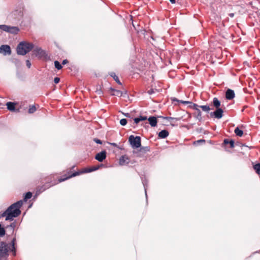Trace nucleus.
Listing matches in <instances>:
<instances>
[{
    "label": "nucleus",
    "mask_w": 260,
    "mask_h": 260,
    "mask_svg": "<svg viewBox=\"0 0 260 260\" xmlns=\"http://www.w3.org/2000/svg\"><path fill=\"white\" fill-rule=\"evenodd\" d=\"M23 205V201L20 200L12 204L3 213L2 217H6V220L12 221L14 218L18 217L21 214L20 208Z\"/></svg>",
    "instance_id": "obj_1"
},
{
    "label": "nucleus",
    "mask_w": 260,
    "mask_h": 260,
    "mask_svg": "<svg viewBox=\"0 0 260 260\" xmlns=\"http://www.w3.org/2000/svg\"><path fill=\"white\" fill-rule=\"evenodd\" d=\"M16 239L14 238L11 242V251L13 252V254L15 255V243ZM11 250L10 248L8 247V244L5 242H0V259L2 257H7L8 256L9 250Z\"/></svg>",
    "instance_id": "obj_2"
},
{
    "label": "nucleus",
    "mask_w": 260,
    "mask_h": 260,
    "mask_svg": "<svg viewBox=\"0 0 260 260\" xmlns=\"http://www.w3.org/2000/svg\"><path fill=\"white\" fill-rule=\"evenodd\" d=\"M34 45L32 43L22 41L17 47V53L18 55H24L32 50Z\"/></svg>",
    "instance_id": "obj_3"
},
{
    "label": "nucleus",
    "mask_w": 260,
    "mask_h": 260,
    "mask_svg": "<svg viewBox=\"0 0 260 260\" xmlns=\"http://www.w3.org/2000/svg\"><path fill=\"white\" fill-rule=\"evenodd\" d=\"M128 141L133 148H138L141 145V138L139 136L134 137L133 135L129 136Z\"/></svg>",
    "instance_id": "obj_4"
},
{
    "label": "nucleus",
    "mask_w": 260,
    "mask_h": 260,
    "mask_svg": "<svg viewBox=\"0 0 260 260\" xmlns=\"http://www.w3.org/2000/svg\"><path fill=\"white\" fill-rule=\"evenodd\" d=\"M0 29L2 30L13 34H17L19 29L16 26H10L6 25H0Z\"/></svg>",
    "instance_id": "obj_5"
},
{
    "label": "nucleus",
    "mask_w": 260,
    "mask_h": 260,
    "mask_svg": "<svg viewBox=\"0 0 260 260\" xmlns=\"http://www.w3.org/2000/svg\"><path fill=\"white\" fill-rule=\"evenodd\" d=\"M32 55L38 58H42L46 55V52L41 47L36 46L34 47L32 49Z\"/></svg>",
    "instance_id": "obj_6"
},
{
    "label": "nucleus",
    "mask_w": 260,
    "mask_h": 260,
    "mask_svg": "<svg viewBox=\"0 0 260 260\" xmlns=\"http://www.w3.org/2000/svg\"><path fill=\"white\" fill-rule=\"evenodd\" d=\"M172 101L173 102H179L180 103H182V104H189V107H190L191 108H192L193 109L196 110H197L198 108H199V105H198L197 104H194V103H193L191 102H189V101H182V100H178L177 99H176V98H172L171 99Z\"/></svg>",
    "instance_id": "obj_7"
},
{
    "label": "nucleus",
    "mask_w": 260,
    "mask_h": 260,
    "mask_svg": "<svg viewBox=\"0 0 260 260\" xmlns=\"http://www.w3.org/2000/svg\"><path fill=\"white\" fill-rule=\"evenodd\" d=\"M223 110L221 108H216L214 112L210 113V115L211 117H214L217 119H220L223 116Z\"/></svg>",
    "instance_id": "obj_8"
},
{
    "label": "nucleus",
    "mask_w": 260,
    "mask_h": 260,
    "mask_svg": "<svg viewBox=\"0 0 260 260\" xmlns=\"http://www.w3.org/2000/svg\"><path fill=\"white\" fill-rule=\"evenodd\" d=\"M0 53L4 55L10 54L11 53V48L8 45H3L0 47Z\"/></svg>",
    "instance_id": "obj_9"
},
{
    "label": "nucleus",
    "mask_w": 260,
    "mask_h": 260,
    "mask_svg": "<svg viewBox=\"0 0 260 260\" xmlns=\"http://www.w3.org/2000/svg\"><path fill=\"white\" fill-rule=\"evenodd\" d=\"M106 157V152L105 151L98 153L95 156V158L100 162H102Z\"/></svg>",
    "instance_id": "obj_10"
},
{
    "label": "nucleus",
    "mask_w": 260,
    "mask_h": 260,
    "mask_svg": "<svg viewBox=\"0 0 260 260\" xmlns=\"http://www.w3.org/2000/svg\"><path fill=\"white\" fill-rule=\"evenodd\" d=\"M235 92L234 90L228 89L225 92V98L227 100H231L234 98Z\"/></svg>",
    "instance_id": "obj_11"
},
{
    "label": "nucleus",
    "mask_w": 260,
    "mask_h": 260,
    "mask_svg": "<svg viewBox=\"0 0 260 260\" xmlns=\"http://www.w3.org/2000/svg\"><path fill=\"white\" fill-rule=\"evenodd\" d=\"M129 162V158L126 155H123L119 159V164L121 166L128 164Z\"/></svg>",
    "instance_id": "obj_12"
},
{
    "label": "nucleus",
    "mask_w": 260,
    "mask_h": 260,
    "mask_svg": "<svg viewBox=\"0 0 260 260\" xmlns=\"http://www.w3.org/2000/svg\"><path fill=\"white\" fill-rule=\"evenodd\" d=\"M148 120L149 121V123L152 127H154L156 126L157 120L156 117L154 116H150L148 118Z\"/></svg>",
    "instance_id": "obj_13"
},
{
    "label": "nucleus",
    "mask_w": 260,
    "mask_h": 260,
    "mask_svg": "<svg viewBox=\"0 0 260 260\" xmlns=\"http://www.w3.org/2000/svg\"><path fill=\"white\" fill-rule=\"evenodd\" d=\"M211 106H213L215 108H220L221 102L217 98H214L211 103Z\"/></svg>",
    "instance_id": "obj_14"
},
{
    "label": "nucleus",
    "mask_w": 260,
    "mask_h": 260,
    "mask_svg": "<svg viewBox=\"0 0 260 260\" xmlns=\"http://www.w3.org/2000/svg\"><path fill=\"white\" fill-rule=\"evenodd\" d=\"M169 132L167 130H162L158 134V136L159 138L165 139L169 136Z\"/></svg>",
    "instance_id": "obj_15"
},
{
    "label": "nucleus",
    "mask_w": 260,
    "mask_h": 260,
    "mask_svg": "<svg viewBox=\"0 0 260 260\" xmlns=\"http://www.w3.org/2000/svg\"><path fill=\"white\" fill-rule=\"evenodd\" d=\"M223 144L227 145L230 144V148H233L235 146V142L233 140H229L228 139H225L223 141Z\"/></svg>",
    "instance_id": "obj_16"
},
{
    "label": "nucleus",
    "mask_w": 260,
    "mask_h": 260,
    "mask_svg": "<svg viewBox=\"0 0 260 260\" xmlns=\"http://www.w3.org/2000/svg\"><path fill=\"white\" fill-rule=\"evenodd\" d=\"M79 174H80V173H79V172H75V173H74L72 174L71 175H70V176H68V177H66V178H61L59 179H58V181H59V182H61L64 181L66 180L67 179H69V178H71V177H75V176H77V175H79Z\"/></svg>",
    "instance_id": "obj_17"
},
{
    "label": "nucleus",
    "mask_w": 260,
    "mask_h": 260,
    "mask_svg": "<svg viewBox=\"0 0 260 260\" xmlns=\"http://www.w3.org/2000/svg\"><path fill=\"white\" fill-rule=\"evenodd\" d=\"M6 105L7 106L8 109L10 111H14L15 110V105L14 103L9 102L7 103Z\"/></svg>",
    "instance_id": "obj_18"
},
{
    "label": "nucleus",
    "mask_w": 260,
    "mask_h": 260,
    "mask_svg": "<svg viewBox=\"0 0 260 260\" xmlns=\"http://www.w3.org/2000/svg\"><path fill=\"white\" fill-rule=\"evenodd\" d=\"M110 76L113 77V78L114 79V80L119 85H121V83L120 82V81H119V78L117 76H116V75L115 74V73H111L110 74Z\"/></svg>",
    "instance_id": "obj_19"
},
{
    "label": "nucleus",
    "mask_w": 260,
    "mask_h": 260,
    "mask_svg": "<svg viewBox=\"0 0 260 260\" xmlns=\"http://www.w3.org/2000/svg\"><path fill=\"white\" fill-rule=\"evenodd\" d=\"M199 108H201L203 111L206 112H209L211 109H213V108H210L208 105L200 106Z\"/></svg>",
    "instance_id": "obj_20"
},
{
    "label": "nucleus",
    "mask_w": 260,
    "mask_h": 260,
    "mask_svg": "<svg viewBox=\"0 0 260 260\" xmlns=\"http://www.w3.org/2000/svg\"><path fill=\"white\" fill-rule=\"evenodd\" d=\"M234 132L235 134L239 137H242L243 134V131L240 129L238 127L235 129Z\"/></svg>",
    "instance_id": "obj_21"
},
{
    "label": "nucleus",
    "mask_w": 260,
    "mask_h": 260,
    "mask_svg": "<svg viewBox=\"0 0 260 260\" xmlns=\"http://www.w3.org/2000/svg\"><path fill=\"white\" fill-rule=\"evenodd\" d=\"M253 169L255 171L256 173L260 175V163H258L253 166Z\"/></svg>",
    "instance_id": "obj_22"
},
{
    "label": "nucleus",
    "mask_w": 260,
    "mask_h": 260,
    "mask_svg": "<svg viewBox=\"0 0 260 260\" xmlns=\"http://www.w3.org/2000/svg\"><path fill=\"white\" fill-rule=\"evenodd\" d=\"M111 90L113 91L114 92L112 94L113 95H117V96H121L122 94V92L121 91L119 90H115L113 88L111 89Z\"/></svg>",
    "instance_id": "obj_23"
},
{
    "label": "nucleus",
    "mask_w": 260,
    "mask_h": 260,
    "mask_svg": "<svg viewBox=\"0 0 260 260\" xmlns=\"http://www.w3.org/2000/svg\"><path fill=\"white\" fill-rule=\"evenodd\" d=\"M54 66L55 68H56L57 70H60L62 68L61 64L59 63V61L57 60L54 61Z\"/></svg>",
    "instance_id": "obj_24"
},
{
    "label": "nucleus",
    "mask_w": 260,
    "mask_h": 260,
    "mask_svg": "<svg viewBox=\"0 0 260 260\" xmlns=\"http://www.w3.org/2000/svg\"><path fill=\"white\" fill-rule=\"evenodd\" d=\"M6 234L5 230L4 228L2 226V225L0 224V237H3Z\"/></svg>",
    "instance_id": "obj_25"
},
{
    "label": "nucleus",
    "mask_w": 260,
    "mask_h": 260,
    "mask_svg": "<svg viewBox=\"0 0 260 260\" xmlns=\"http://www.w3.org/2000/svg\"><path fill=\"white\" fill-rule=\"evenodd\" d=\"M32 197V193L30 192H27L25 193L24 200L26 201L28 199H29Z\"/></svg>",
    "instance_id": "obj_26"
},
{
    "label": "nucleus",
    "mask_w": 260,
    "mask_h": 260,
    "mask_svg": "<svg viewBox=\"0 0 260 260\" xmlns=\"http://www.w3.org/2000/svg\"><path fill=\"white\" fill-rule=\"evenodd\" d=\"M36 111V108L35 106L32 105V106H30L29 107V109H28V112H29V113H34Z\"/></svg>",
    "instance_id": "obj_27"
},
{
    "label": "nucleus",
    "mask_w": 260,
    "mask_h": 260,
    "mask_svg": "<svg viewBox=\"0 0 260 260\" xmlns=\"http://www.w3.org/2000/svg\"><path fill=\"white\" fill-rule=\"evenodd\" d=\"M196 111H197V113H198V114L196 116V118L201 120L202 119V113H201V111H200V110L199 109V108H198L197 110H196Z\"/></svg>",
    "instance_id": "obj_28"
},
{
    "label": "nucleus",
    "mask_w": 260,
    "mask_h": 260,
    "mask_svg": "<svg viewBox=\"0 0 260 260\" xmlns=\"http://www.w3.org/2000/svg\"><path fill=\"white\" fill-rule=\"evenodd\" d=\"M127 120L125 118H123L120 120V123L121 125L124 126L127 123Z\"/></svg>",
    "instance_id": "obj_29"
},
{
    "label": "nucleus",
    "mask_w": 260,
    "mask_h": 260,
    "mask_svg": "<svg viewBox=\"0 0 260 260\" xmlns=\"http://www.w3.org/2000/svg\"><path fill=\"white\" fill-rule=\"evenodd\" d=\"M98 168H99L98 167H92L89 169H88L87 170H86L85 171V172H86V173L91 172H92V171L98 170Z\"/></svg>",
    "instance_id": "obj_30"
},
{
    "label": "nucleus",
    "mask_w": 260,
    "mask_h": 260,
    "mask_svg": "<svg viewBox=\"0 0 260 260\" xmlns=\"http://www.w3.org/2000/svg\"><path fill=\"white\" fill-rule=\"evenodd\" d=\"M15 226H16V223L15 222H13V223H11L10 224V225H8L7 228L10 227L12 229H14L15 228Z\"/></svg>",
    "instance_id": "obj_31"
},
{
    "label": "nucleus",
    "mask_w": 260,
    "mask_h": 260,
    "mask_svg": "<svg viewBox=\"0 0 260 260\" xmlns=\"http://www.w3.org/2000/svg\"><path fill=\"white\" fill-rule=\"evenodd\" d=\"M139 117L141 121H144L148 119L147 116H140Z\"/></svg>",
    "instance_id": "obj_32"
},
{
    "label": "nucleus",
    "mask_w": 260,
    "mask_h": 260,
    "mask_svg": "<svg viewBox=\"0 0 260 260\" xmlns=\"http://www.w3.org/2000/svg\"><path fill=\"white\" fill-rule=\"evenodd\" d=\"M26 65L28 67V68H30L31 67V63L28 59L26 60Z\"/></svg>",
    "instance_id": "obj_33"
},
{
    "label": "nucleus",
    "mask_w": 260,
    "mask_h": 260,
    "mask_svg": "<svg viewBox=\"0 0 260 260\" xmlns=\"http://www.w3.org/2000/svg\"><path fill=\"white\" fill-rule=\"evenodd\" d=\"M134 120L135 123L136 124L138 123L140 121H141L140 118L139 117L135 118Z\"/></svg>",
    "instance_id": "obj_34"
},
{
    "label": "nucleus",
    "mask_w": 260,
    "mask_h": 260,
    "mask_svg": "<svg viewBox=\"0 0 260 260\" xmlns=\"http://www.w3.org/2000/svg\"><path fill=\"white\" fill-rule=\"evenodd\" d=\"M154 92H155V90L154 89H151L147 91V93L150 95L154 93Z\"/></svg>",
    "instance_id": "obj_35"
},
{
    "label": "nucleus",
    "mask_w": 260,
    "mask_h": 260,
    "mask_svg": "<svg viewBox=\"0 0 260 260\" xmlns=\"http://www.w3.org/2000/svg\"><path fill=\"white\" fill-rule=\"evenodd\" d=\"M94 141L95 142H96L97 144H102V142L101 140H100V139H94Z\"/></svg>",
    "instance_id": "obj_36"
},
{
    "label": "nucleus",
    "mask_w": 260,
    "mask_h": 260,
    "mask_svg": "<svg viewBox=\"0 0 260 260\" xmlns=\"http://www.w3.org/2000/svg\"><path fill=\"white\" fill-rule=\"evenodd\" d=\"M59 81H60V78L58 77H55L54 79V82L55 84L59 83Z\"/></svg>",
    "instance_id": "obj_37"
},
{
    "label": "nucleus",
    "mask_w": 260,
    "mask_h": 260,
    "mask_svg": "<svg viewBox=\"0 0 260 260\" xmlns=\"http://www.w3.org/2000/svg\"><path fill=\"white\" fill-rule=\"evenodd\" d=\"M205 140H203V139L199 140H198L197 141H196V143H205Z\"/></svg>",
    "instance_id": "obj_38"
},
{
    "label": "nucleus",
    "mask_w": 260,
    "mask_h": 260,
    "mask_svg": "<svg viewBox=\"0 0 260 260\" xmlns=\"http://www.w3.org/2000/svg\"><path fill=\"white\" fill-rule=\"evenodd\" d=\"M110 144L111 146L118 147V145H117V144L116 143H110Z\"/></svg>",
    "instance_id": "obj_39"
},
{
    "label": "nucleus",
    "mask_w": 260,
    "mask_h": 260,
    "mask_svg": "<svg viewBox=\"0 0 260 260\" xmlns=\"http://www.w3.org/2000/svg\"><path fill=\"white\" fill-rule=\"evenodd\" d=\"M68 62V61L67 60V59H64L62 61V64H66L67 62Z\"/></svg>",
    "instance_id": "obj_40"
},
{
    "label": "nucleus",
    "mask_w": 260,
    "mask_h": 260,
    "mask_svg": "<svg viewBox=\"0 0 260 260\" xmlns=\"http://www.w3.org/2000/svg\"><path fill=\"white\" fill-rule=\"evenodd\" d=\"M164 118H165V119H174V118L171 117H164Z\"/></svg>",
    "instance_id": "obj_41"
},
{
    "label": "nucleus",
    "mask_w": 260,
    "mask_h": 260,
    "mask_svg": "<svg viewBox=\"0 0 260 260\" xmlns=\"http://www.w3.org/2000/svg\"><path fill=\"white\" fill-rule=\"evenodd\" d=\"M231 17H233L234 16V13H230L229 15Z\"/></svg>",
    "instance_id": "obj_42"
},
{
    "label": "nucleus",
    "mask_w": 260,
    "mask_h": 260,
    "mask_svg": "<svg viewBox=\"0 0 260 260\" xmlns=\"http://www.w3.org/2000/svg\"><path fill=\"white\" fill-rule=\"evenodd\" d=\"M143 185H144V188H145V194H146V196L147 197L146 188V186H145V183H143Z\"/></svg>",
    "instance_id": "obj_43"
},
{
    "label": "nucleus",
    "mask_w": 260,
    "mask_h": 260,
    "mask_svg": "<svg viewBox=\"0 0 260 260\" xmlns=\"http://www.w3.org/2000/svg\"><path fill=\"white\" fill-rule=\"evenodd\" d=\"M170 2L172 3V4H175L176 3V1L175 0H170Z\"/></svg>",
    "instance_id": "obj_44"
},
{
    "label": "nucleus",
    "mask_w": 260,
    "mask_h": 260,
    "mask_svg": "<svg viewBox=\"0 0 260 260\" xmlns=\"http://www.w3.org/2000/svg\"><path fill=\"white\" fill-rule=\"evenodd\" d=\"M125 115L126 116V117H128L129 116V113H126L125 114Z\"/></svg>",
    "instance_id": "obj_45"
},
{
    "label": "nucleus",
    "mask_w": 260,
    "mask_h": 260,
    "mask_svg": "<svg viewBox=\"0 0 260 260\" xmlns=\"http://www.w3.org/2000/svg\"><path fill=\"white\" fill-rule=\"evenodd\" d=\"M45 188H43L42 190L41 191H43L44 190H45Z\"/></svg>",
    "instance_id": "obj_46"
}]
</instances>
